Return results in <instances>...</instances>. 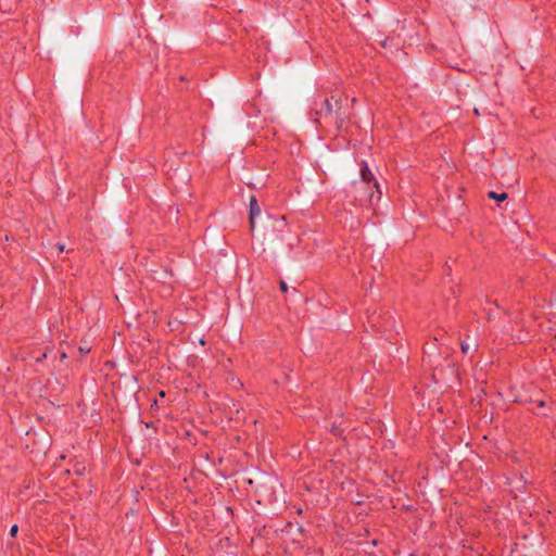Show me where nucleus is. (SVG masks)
Listing matches in <instances>:
<instances>
[{
  "label": "nucleus",
  "mask_w": 556,
  "mask_h": 556,
  "mask_svg": "<svg viewBox=\"0 0 556 556\" xmlns=\"http://www.w3.org/2000/svg\"><path fill=\"white\" fill-rule=\"evenodd\" d=\"M331 100L333 97L331 99L318 97L314 100L312 108L315 114L314 122L319 123L320 118L332 119L334 115L336 125L341 128L346 121L345 114L341 112V100L336 99L334 103Z\"/></svg>",
  "instance_id": "obj_1"
},
{
  "label": "nucleus",
  "mask_w": 556,
  "mask_h": 556,
  "mask_svg": "<svg viewBox=\"0 0 556 556\" xmlns=\"http://www.w3.org/2000/svg\"><path fill=\"white\" fill-rule=\"evenodd\" d=\"M359 165H361L359 174H361L362 181H364V182H366L368 185L370 182H372L374 187L376 188V190L378 192V194H381L380 185L376 180V178H375L374 174L371 173L367 162L362 161Z\"/></svg>",
  "instance_id": "obj_2"
},
{
  "label": "nucleus",
  "mask_w": 556,
  "mask_h": 556,
  "mask_svg": "<svg viewBox=\"0 0 556 556\" xmlns=\"http://www.w3.org/2000/svg\"><path fill=\"white\" fill-rule=\"evenodd\" d=\"M261 214V207L257 203V200L254 195L250 198V212H249V224L251 230L254 229L255 218Z\"/></svg>",
  "instance_id": "obj_3"
},
{
  "label": "nucleus",
  "mask_w": 556,
  "mask_h": 556,
  "mask_svg": "<svg viewBox=\"0 0 556 556\" xmlns=\"http://www.w3.org/2000/svg\"><path fill=\"white\" fill-rule=\"evenodd\" d=\"M488 197L490 199H493V200H496L498 202H503L505 201L507 198H508V194L506 192H503V193H496L495 191H490L488 193Z\"/></svg>",
  "instance_id": "obj_4"
},
{
  "label": "nucleus",
  "mask_w": 556,
  "mask_h": 556,
  "mask_svg": "<svg viewBox=\"0 0 556 556\" xmlns=\"http://www.w3.org/2000/svg\"><path fill=\"white\" fill-rule=\"evenodd\" d=\"M460 350L464 355H467L470 352L471 346L469 345V343L466 340H463L460 342Z\"/></svg>",
  "instance_id": "obj_5"
},
{
  "label": "nucleus",
  "mask_w": 556,
  "mask_h": 556,
  "mask_svg": "<svg viewBox=\"0 0 556 556\" xmlns=\"http://www.w3.org/2000/svg\"><path fill=\"white\" fill-rule=\"evenodd\" d=\"M17 531H18V527L17 525H13L10 529V535L11 536H15L17 534Z\"/></svg>",
  "instance_id": "obj_6"
},
{
  "label": "nucleus",
  "mask_w": 556,
  "mask_h": 556,
  "mask_svg": "<svg viewBox=\"0 0 556 556\" xmlns=\"http://www.w3.org/2000/svg\"><path fill=\"white\" fill-rule=\"evenodd\" d=\"M279 287H280V290L282 292H287L288 291V286H287V283L283 280H280Z\"/></svg>",
  "instance_id": "obj_7"
},
{
  "label": "nucleus",
  "mask_w": 556,
  "mask_h": 556,
  "mask_svg": "<svg viewBox=\"0 0 556 556\" xmlns=\"http://www.w3.org/2000/svg\"><path fill=\"white\" fill-rule=\"evenodd\" d=\"M545 405H546V403L543 400L536 402V406L540 407V408L545 407Z\"/></svg>",
  "instance_id": "obj_8"
},
{
  "label": "nucleus",
  "mask_w": 556,
  "mask_h": 556,
  "mask_svg": "<svg viewBox=\"0 0 556 556\" xmlns=\"http://www.w3.org/2000/svg\"><path fill=\"white\" fill-rule=\"evenodd\" d=\"M331 432H332L333 434H336V435H338V434L340 433L339 429H338L336 426H333V427L331 428Z\"/></svg>",
  "instance_id": "obj_9"
},
{
  "label": "nucleus",
  "mask_w": 556,
  "mask_h": 556,
  "mask_svg": "<svg viewBox=\"0 0 556 556\" xmlns=\"http://www.w3.org/2000/svg\"><path fill=\"white\" fill-rule=\"evenodd\" d=\"M296 531H298L300 534H303L304 529H303V527H302V526H299V527H298V529H296Z\"/></svg>",
  "instance_id": "obj_10"
},
{
  "label": "nucleus",
  "mask_w": 556,
  "mask_h": 556,
  "mask_svg": "<svg viewBox=\"0 0 556 556\" xmlns=\"http://www.w3.org/2000/svg\"><path fill=\"white\" fill-rule=\"evenodd\" d=\"M58 248H59L60 252H62L64 250V245L63 244H58Z\"/></svg>",
  "instance_id": "obj_11"
},
{
  "label": "nucleus",
  "mask_w": 556,
  "mask_h": 556,
  "mask_svg": "<svg viewBox=\"0 0 556 556\" xmlns=\"http://www.w3.org/2000/svg\"><path fill=\"white\" fill-rule=\"evenodd\" d=\"M79 351H81V352H88L89 350H86V348H79Z\"/></svg>",
  "instance_id": "obj_12"
},
{
  "label": "nucleus",
  "mask_w": 556,
  "mask_h": 556,
  "mask_svg": "<svg viewBox=\"0 0 556 556\" xmlns=\"http://www.w3.org/2000/svg\"><path fill=\"white\" fill-rule=\"evenodd\" d=\"M79 351H81V352H88L89 350H86V348H79Z\"/></svg>",
  "instance_id": "obj_13"
},
{
  "label": "nucleus",
  "mask_w": 556,
  "mask_h": 556,
  "mask_svg": "<svg viewBox=\"0 0 556 556\" xmlns=\"http://www.w3.org/2000/svg\"><path fill=\"white\" fill-rule=\"evenodd\" d=\"M291 527H292V522H288L287 526H286L287 529H289Z\"/></svg>",
  "instance_id": "obj_14"
},
{
  "label": "nucleus",
  "mask_w": 556,
  "mask_h": 556,
  "mask_svg": "<svg viewBox=\"0 0 556 556\" xmlns=\"http://www.w3.org/2000/svg\"><path fill=\"white\" fill-rule=\"evenodd\" d=\"M160 396H165V392L164 391H160Z\"/></svg>",
  "instance_id": "obj_15"
}]
</instances>
